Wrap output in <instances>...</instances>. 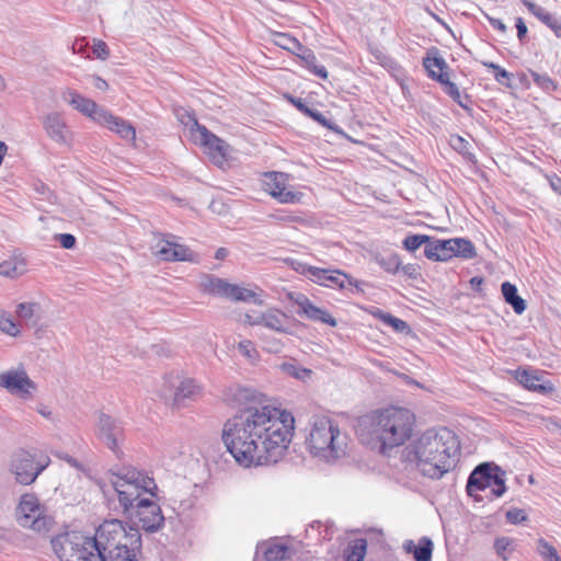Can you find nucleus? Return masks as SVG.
I'll use <instances>...</instances> for the list:
<instances>
[{
	"instance_id": "f257e3e1",
	"label": "nucleus",
	"mask_w": 561,
	"mask_h": 561,
	"mask_svg": "<svg viewBox=\"0 0 561 561\" xmlns=\"http://www.w3.org/2000/svg\"><path fill=\"white\" fill-rule=\"evenodd\" d=\"M294 424L290 412L271 405H249L226 421L221 437L239 465H275L288 449Z\"/></svg>"
},
{
	"instance_id": "f03ea898",
	"label": "nucleus",
	"mask_w": 561,
	"mask_h": 561,
	"mask_svg": "<svg viewBox=\"0 0 561 561\" xmlns=\"http://www.w3.org/2000/svg\"><path fill=\"white\" fill-rule=\"evenodd\" d=\"M414 423V414L408 409L389 407L363 417L357 433L362 444L389 456L411 438Z\"/></svg>"
},
{
	"instance_id": "7ed1b4c3",
	"label": "nucleus",
	"mask_w": 561,
	"mask_h": 561,
	"mask_svg": "<svg viewBox=\"0 0 561 561\" xmlns=\"http://www.w3.org/2000/svg\"><path fill=\"white\" fill-rule=\"evenodd\" d=\"M460 444L447 428L427 430L407 448V460L415 462L419 472L433 480L442 479L456 466Z\"/></svg>"
},
{
	"instance_id": "20e7f679",
	"label": "nucleus",
	"mask_w": 561,
	"mask_h": 561,
	"mask_svg": "<svg viewBox=\"0 0 561 561\" xmlns=\"http://www.w3.org/2000/svg\"><path fill=\"white\" fill-rule=\"evenodd\" d=\"M141 535L137 528L128 529L119 519L104 520L91 537L95 553L103 554L104 561H138L141 549Z\"/></svg>"
},
{
	"instance_id": "39448f33",
	"label": "nucleus",
	"mask_w": 561,
	"mask_h": 561,
	"mask_svg": "<svg viewBox=\"0 0 561 561\" xmlns=\"http://www.w3.org/2000/svg\"><path fill=\"white\" fill-rule=\"evenodd\" d=\"M346 437L341 434L337 424L328 417H317L306 439L310 453L327 461L345 455Z\"/></svg>"
},
{
	"instance_id": "423d86ee",
	"label": "nucleus",
	"mask_w": 561,
	"mask_h": 561,
	"mask_svg": "<svg viewBox=\"0 0 561 561\" xmlns=\"http://www.w3.org/2000/svg\"><path fill=\"white\" fill-rule=\"evenodd\" d=\"M112 472L114 479L111 483L117 493L119 505L129 503L130 500H137L142 492L154 496L158 486L153 480L133 467H122L117 472Z\"/></svg>"
},
{
	"instance_id": "0eeeda50",
	"label": "nucleus",
	"mask_w": 561,
	"mask_h": 561,
	"mask_svg": "<svg viewBox=\"0 0 561 561\" xmlns=\"http://www.w3.org/2000/svg\"><path fill=\"white\" fill-rule=\"evenodd\" d=\"M53 550L60 561H104L103 554L95 553L91 537L80 531L59 534L50 540Z\"/></svg>"
},
{
	"instance_id": "6e6552de",
	"label": "nucleus",
	"mask_w": 561,
	"mask_h": 561,
	"mask_svg": "<svg viewBox=\"0 0 561 561\" xmlns=\"http://www.w3.org/2000/svg\"><path fill=\"white\" fill-rule=\"evenodd\" d=\"M123 514L133 524L134 528L144 529L147 533H157L164 525V516L161 507L151 499L139 495L137 500L121 504Z\"/></svg>"
},
{
	"instance_id": "1a4fd4ad",
	"label": "nucleus",
	"mask_w": 561,
	"mask_h": 561,
	"mask_svg": "<svg viewBox=\"0 0 561 561\" xmlns=\"http://www.w3.org/2000/svg\"><path fill=\"white\" fill-rule=\"evenodd\" d=\"M423 66L427 70L431 79L445 87V93L450 96L454 102L465 111L471 112L470 96L468 94L462 96L458 87L449 80L448 73L445 71L448 68V65L445 59L439 56L437 48L433 47L428 50L427 56L423 59Z\"/></svg>"
},
{
	"instance_id": "9d476101",
	"label": "nucleus",
	"mask_w": 561,
	"mask_h": 561,
	"mask_svg": "<svg viewBox=\"0 0 561 561\" xmlns=\"http://www.w3.org/2000/svg\"><path fill=\"white\" fill-rule=\"evenodd\" d=\"M95 435L98 439L111 449L118 458L123 455L119 445L125 439L123 423L103 412L99 413Z\"/></svg>"
},
{
	"instance_id": "9b49d317",
	"label": "nucleus",
	"mask_w": 561,
	"mask_h": 561,
	"mask_svg": "<svg viewBox=\"0 0 561 561\" xmlns=\"http://www.w3.org/2000/svg\"><path fill=\"white\" fill-rule=\"evenodd\" d=\"M190 119L192 121L191 133L194 142L205 147L214 159L225 160L228 156L229 145L201 125L195 117L190 116Z\"/></svg>"
},
{
	"instance_id": "f8f14e48",
	"label": "nucleus",
	"mask_w": 561,
	"mask_h": 561,
	"mask_svg": "<svg viewBox=\"0 0 561 561\" xmlns=\"http://www.w3.org/2000/svg\"><path fill=\"white\" fill-rule=\"evenodd\" d=\"M46 465L35 462L34 456L26 451H18L12 459L11 468L19 483L28 485L33 483Z\"/></svg>"
},
{
	"instance_id": "ddd939ff",
	"label": "nucleus",
	"mask_w": 561,
	"mask_h": 561,
	"mask_svg": "<svg viewBox=\"0 0 561 561\" xmlns=\"http://www.w3.org/2000/svg\"><path fill=\"white\" fill-rule=\"evenodd\" d=\"M42 510L38 500L33 494L22 495L18 505V519L21 526L30 527L36 531L46 528V518L41 517Z\"/></svg>"
},
{
	"instance_id": "4468645a",
	"label": "nucleus",
	"mask_w": 561,
	"mask_h": 561,
	"mask_svg": "<svg viewBox=\"0 0 561 561\" xmlns=\"http://www.w3.org/2000/svg\"><path fill=\"white\" fill-rule=\"evenodd\" d=\"M0 387L22 399L31 398L32 392L37 388L24 369H12L0 374Z\"/></svg>"
},
{
	"instance_id": "2eb2a0df",
	"label": "nucleus",
	"mask_w": 561,
	"mask_h": 561,
	"mask_svg": "<svg viewBox=\"0 0 561 561\" xmlns=\"http://www.w3.org/2000/svg\"><path fill=\"white\" fill-rule=\"evenodd\" d=\"M290 300L298 307L297 314L311 321L321 322L330 327H336L337 322L327 310L314 306L310 299L301 293L289 294Z\"/></svg>"
},
{
	"instance_id": "dca6fc26",
	"label": "nucleus",
	"mask_w": 561,
	"mask_h": 561,
	"mask_svg": "<svg viewBox=\"0 0 561 561\" xmlns=\"http://www.w3.org/2000/svg\"><path fill=\"white\" fill-rule=\"evenodd\" d=\"M493 462H482L478 465L469 474L466 485L467 494L474 501H482V496L474 494L476 491H484L491 486Z\"/></svg>"
},
{
	"instance_id": "f3484780",
	"label": "nucleus",
	"mask_w": 561,
	"mask_h": 561,
	"mask_svg": "<svg viewBox=\"0 0 561 561\" xmlns=\"http://www.w3.org/2000/svg\"><path fill=\"white\" fill-rule=\"evenodd\" d=\"M95 121L99 124L107 127L110 130L118 134L125 140L134 141L136 138L135 127L130 123L118 116H114L112 113L107 111L98 112Z\"/></svg>"
},
{
	"instance_id": "a211bd4d",
	"label": "nucleus",
	"mask_w": 561,
	"mask_h": 561,
	"mask_svg": "<svg viewBox=\"0 0 561 561\" xmlns=\"http://www.w3.org/2000/svg\"><path fill=\"white\" fill-rule=\"evenodd\" d=\"M514 377L529 391L540 394H550L554 391V386L550 381H541L542 378L536 375L535 370L518 368L514 371Z\"/></svg>"
},
{
	"instance_id": "6ab92c4d",
	"label": "nucleus",
	"mask_w": 561,
	"mask_h": 561,
	"mask_svg": "<svg viewBox=\"0 0 561 561\" xmlns=\"http://www.w3.org/2000/svg\"><path fill=\"white\" fill-rule=\"evenodd\" d=\"M424 255L433 262H447L451 260L455 257L451 239L440 240L431 237L430 244H426V249H424Z\"/></svg>"
},
{
	"instance_id": "aec40b11",
	"label": "nucleus",
	"mask_w": 561,
	"mask_h": 561,
	"mask_svg": "<svg viewBox=\"0 0 561 561\" xmlns=\"http://www.w3.org/2000/svg\"><path fill=\"white\" fill-rule=\"evenodd\" d=\"M66 101L69 102L76 110L81 112L84 115L92 117L95 121V116H98V112L105 111L100 107L94 101L82 96L73 90H67L64 94Z\"/></svg>"
},
{
	"instance_id": "412c9836",
	"label": "nucleus",
	"mask_w": 561,
	"mask_h": 561,
	"mask_svg": "<svg viewBox=\"0 0 561 561\" xmlns=\"http://www.w3.org/2000/svg\"><path fill=\"white\" fill-rule=\"evenodd\" d=\"M44 127L48 136L58 144H65L66 138V124L60 114L50 113L44 119Z\"/></svg>"
},
{
	"instance_id": "4be33fe9",
	"label": "nucleus",
	"mask_w": 561,
	"mask_h": 561,
	"mask_svg": "<svg viewBox=\"0 0 561 561\" xmlns=\"http://www.w3.org/2000/svg\"><path fill=\"white\" fill-rule=\"evenodd\" d=\"M433 547V541L428 537H422L417 545L412 540H407L403 545L404 550L412 553L415 561H431Z\"/></svg>"
},
{
	"instance_id": "5701e85b",
	"label": "nucleus",
	"mask_w": 561,
	"mask_h": 561,
	"mask_svg": "<svg viewBox=\"0 0 561 561\" xmlns=\"http://www.w3.org/2000/svg\"><path fill=\"white\" fill-rule=\"evenodd\" d=\"M157 254L164 261H185L187 260L188 249L169 241H161L157 244Z\"/></svg>"
},
{
	"instance_id": "b1692460",
	"label": "nucleus",
	"mask_w": 561,
	"mask_h": 561,
	"mask_svg": "<svg viewBox=\"0 0 561 561\" xmlns=\"http://www.w3.org/2000/svg\"><path fill=\"white\" fill-rule=\"evenodd\" d=\"M345 282H347L350 286L354 287L357 293H364L363 286L367 285L366 282L358 280L340 270L330 271L328 274L327 283L331 285L330 287L336 286L343 289L345 288Z\"/></svg>"
},
{
	"instance_id": "393cba45",
	"label": "nucleus",
	"mask_w": 561,
	"mask_h": 561,
	"mask_svg": "<svg viewBox=\"0 0 561 561\" xmlns=\"http://www.w3.org/2000/svg\"><path fill=\"white\" fill-rule=\"evenodd\" d=\"M501 291L504 301L510 305L515 313L522 314L527 308L526 301L518 295L517 287L510 283L504 282L501 285Z\"/></svg>"
},
{
	"instance_id": "a878e982",
	"label": "nucleus",
	"mask_w": 561,
	"mask_h": 561,
	"mask_svg": "<svg viewBox=\"0 0 561 561\" xmlns=\"http://www.w3.org/2000/svg\"><path fill=\"white\" fill-rule=\"evenodd\" d=\"M296 56L302 61V65L311 71L314 76L327 79L328 71L324 66L317 64V57L309 47L302 46L301 49L296 54Z\"/></svg>"
},
{
	"instance_id": "bb28decb",
	"label": "nucleus",
	"mask_w": 561,
	"mask_h": 561,
	"mask_svg": "<svg viewBox=\"0 0 561 561\" xmlns=\"http://www.w3.org/2000/svg\"><path fill=\"white\" fill-rule=\"evenodd\" d=\"M39 310L38 302H21L16 306L15 313L26 325L36 327L41 320Z\"/></svg>"
},
{
	"instance_id": "cd10ccee",
	"label": "nucleus",
	"mask_w": 561,
	"mask_h": 561,
	"mask_svg": "<svg viewBox=\"0 0 561 561\" xmlns=\"http://www.w3.org/2000/svg\"><path fill=\"white\" fill-rule=\"evenodd\" d=\"M293 554V549L285 543H271L263 550L264 561H289Z\"/></svg>"
},
{
	"instance_id": "c85d7f7f",
	"label": "nucleus",
	"mask_w": 561,
	"mask_h": 561,
	"mask_svg": "<svg viewBox=\"0 0 561 561\" xmlns=\"http://www.w3.org/2000/svg\"><path fill=\"white\" fill-rule=\"evenodd\" d=\"M229 283L222 278H219L215 275L207 274L202 279V287L204 291L216 295L220 297H225L227 295Z\"/></svg>"
},
{
	"instance_id": "c756f323",
	"label": "nucleus",
	"mask_w": 561,
	"mask_h": 561,
	"mask_svg": "<svg viewBox=\"0 0 561 561\" xmlns=\"http://www.w3.org/2000/svg\"><path fill=\"white\" fill-rule=\"evenodd\" d=\"M451 245H453V252L455 253V257L470 260V259H474L477 256L476 247L469 239L453 238Z\"/></svg>"
},
{
	"instance_id": "7c9ffc66",
	"label": "nucleus",
	"mask_w": 561,
	"mask_h": 561,
	"mask_svg": "<svg viewBox=\"0 0 561 561\" xmlns=\"http://www.w3.org/2000/svg\"><path fill=\"white\" fill-rule=\"evenodd\" d=\"M523 4L539 21H541L550 30H553L554 25L557 24V22L559 20L557 16L552 15L547 10H545L542 7L538 5L537 3L533 2V1L523 0Z\"/></svg>"
},
{
	"instance_id": "2f4dec72",
	"label": "nucleus",
	"mask_w": 561,
	"mask_h": 561,
	"mask_svg": "<svg viewBox=\"0 0 561 561\" xmlns=\"http://www.w3.org/2000/svg\"><path fill=\"white\" fill-rule=\"evenodd\" d=\"M367 551V540L356 538L350 542L346 549V561H364Z\"/></svg>"
},
{
	"instance_id": "473e14b6",
	"label": "nucleus",
	"mask_w": 561,
	"mask_h": 561,
	"mask_svg": "<svg viewBox=\"0 0 561 561\" xmlns=\"http://www.w3.org/2000/svg\"><path fill=\"white\" fill-rule=\"evenodd\" d=\"M197 390L198 387L193 379L183 380L174 393V404L178 407L183 405V401L185 399L192 398L195 393H197Z\"/></svg>"
},
{
	"instance_id": "72a5a7b5",
	"label": "nucleus",
	"mask_w": 561,
	"mask_h": 561,
	"mask_svg": "<svg viewBox=\"0 0 561 561\" xmlns=\"http://www.w3.org/2000/svg\"><path fill=\"white\" fill-rule=\"evenodd\" d=\"M273 42L276 46L294 55H296L304 46L296 37L286 33H275Z\"/></svg>"
},
{
	"instance_id": "f704fd0d",
	"label": "nucleus",
	"mask_w": 561,
	"mask_h": 561,
	"mask_svg": "<svg viewBox=\"0 0 561 561\" xmlns=\"http://www.w3.org/2000/svg\"><path fill=\"white\" fill-rule=\"evenodd\" d=\"M375 261L382 270L390 274H396L401 267V260L397 253L377 254Z\"/></svg>"
},
{
	"instance_id": "c9c22d12",
	"label": "nucleus",
	"mask_w": 561,
	"mask_h": 561,
	"mask_svg": "<svg viewBox=\"0 0 561 561\" xmlns=\"http://www.w3.org/2000/svg\"><path fill=\"white\" fill-rule=\"evenodd\" d=\"M490 488L494 497H501L506 492L505 471L497 465H494Z\"/></svg>"
},
{
	"instance_id": "e433bc0d",
	"label": "nucleus",
	"mask_w": 561,
	"mask_h": 561,
	"mask_svg": "<svg viewBox=\"0 0 561 561\" xmlns=\"http://www.w3.org/2000/svg\"><path fill=\"white\" fill-rule=\"evenodd\" d=\"M226 298L233 301H256V294L248 288L229 283Z\"/></svg>"
},
{
	"instance_id": "4c0bfd02",
	"label": "nucleus",
	"mask_w": 561,
	"mask_h": 561,
	"mask_svg": "<svg viewBox=\"0 0 561 561\" xmlns=\"http://www.w3.org/2000/svg\"><path fill=\"white\" fill-rule=\"evenodd\" d=\"M430 242H431V236L411 233V234H408L402 240V248L410 253H414L422 245H424V249H426V244H430Z\"/></svg>"
},
{
	"instance_id": "58836bf2",
	"label": "nucleus",
	"mask_w": 561,
	"mask_h": 561,
	"mask_svg": "<svg viewBox=\"0 0 561 561\" xmlns=\"http://www.w3.org/2000/svg\"><path fill=\"white\" fill-rule=\"evenodd\" d=\"M26 270V264L24 261H16V260H10V261H3L0 263V275L15 278L20 275H22Z\"/></svg>"
},
{
	"instance_id": "ea45409f",
	"label": "nucleus",
	"mask_w": 561,
	"mask_h": 561,
	"mask_svg": "<svg viewBox=\"0 0 561 561\" xmlns=\"http://www.w3.org/2000/svg\"><path fill=\"white\" fill-rule=\"evenodd\" d=\"M378 317L385 324L391 327L396 332L404 333L410 331V327L405 321L392 316L391 313L379 310Z\"/></svg>"
},
{
	"instance_id": "a19ab883",
	"label": "nucleus",
	"mask_w": 561,
	"mask_h": 561,
	"mask_svg": "<svg viewBox=\"0 0 561 561\" xmlns=\"http://www.w3.org/2000/svg\"><path fill=\"white\" fill-rule=\"evenodd\" d=\"M482 64L484 67L493 70L494 79L500 84L505 85L507 88L512 87V83H511V79L513 76L512 73H510L504 68H502L501 66H499L497 64H495L493 61H483Z\"/></svg>"
},
{
	"instance_id": "79ce46f5",
	"label": "nucleus",
	"mask_w": 561,
	"mask_h": 561,
	"mask_svg": "<svg viewBox=\"0 0 561 561\" xmlns=\"http://www.w3.org/2000/svg\"><path fill=\"white\" fill-rule=\"evenodd\" d=\"M0 331L10 336H18L20 334L18 323L14 322L12 316L7 311H0Z\"/></svg>"
},
{
	"instance_id": "37998d69",
	"label": "nucleus",
	"mask_w": 561,
	"mask_h": 561,
	"mask_svg": "<svg viewBox=\"0 0 561 561\" xmlns=\"http://www.w3.org/2000/svg\"><path fill=\"white\" fill-rule=\"evenodd\" d=\"M537 551L545 561H561L557 549L545 539L538 540Z\"/></svg>"
},
{
	"instance_id": "c03bdc74",
	"label": "nucleus",
	"mask_w": 561,
	"mask_h": 561,
	"mask_svg": "<svg viewBox=\"0 0 561 561\" xmlns=\"http://www.w3.org/2000/svg\"><path fill=\"white\" fill-rule=\"evenodd\" d=\"M271 195L277 198L280 203L289 204L298 203L302 196L300 192L287 191L286 187H282L279 191H271Z\"/></svg>"
},
{
	"instance_id": "a18cd8bd",
	"label": "nucleus",
	"mask_w": 561,
	"mask_h": 561,
	"mask_svg": "<svg viewBox=\"0 0 561 561\" xmlns=\"http://www.w3.org/2000/svg\"><path fill=\"white\" fill-rule=\"evenodd\" d=\"M306 116L312 118L313 121L319 123L321 126L327 127L330 130H333V131H336V133L341 131L340 127L336 124L332 123L329 118H327L318 110H314V108L310 107V110H309V112L307 113Z\"/></svg>"
},
{
	"instance_id": "49530a36",
	"label": "nucleus",
	"mask_w": 561,
	"mask_h": 561,
	"mask_svg": "<svg viewBox=\"0 0 561 561\" xmlns=\"http://www.w3.org/2000/svg\"><path fill=\"white\" fill-rule=\"evenodd\" d=\"M534 82L545 91H554L557 89L556 82L546 73L531 72Z\"/></svg>"
},
{
	"instance_id": "de8ad7c7",
	"label": "nucleus",
	"mask_w": 561,
	"mask_h": 561,
	"mask_svg": "<svg viewBox=\"0 0 561 561\" xmlns=\"http://www.w3.org/2000/svg\"><path fill=\"white\" fill-rule=\"evenodd\" d=\"M307 271L312 282L324 286H331L330 284L327 283V277L328 274L330 273V270L309 266Z\"/></svg>"
},
{
	"instance_id": "09e8293b",
	"label": "nucleus",
	"mask_w": 561,
	"mask_h": 561,
	"mask_svg": "<svg viewBox=\"0 0 561 561\" xmlns=\"http://www.w3.org/2000/svg\"><path fill=\"white\" fill-rule=\"evenodd\" d=\"M512 545H513V540L511 538H507V537L497 538L494 541V549H495L496 554L499 557H501L503 560H506L507 557L505 553H506V551L512 549Z\"/></svg>"
},
{
	"instance_id": "8fccbe9b",
	"label": "nucleus",
	"mask_w": 561,
	"mask_h": 561,
	"mask_svg": "<svg viewBox=\"0 0 561 561\" xmlns=\"http://www.w3.org/2000/svg\"><path fill=\"white\" fill-rule=\"evenodd\" d=\"M506 520L510 524L517 525L528 520L526 512L522 508L513 507L506 512Z\"/></svg>"
},
{
	"instance_id": "3c124183",
	"label": "nucleus",
	"mask_w": 561,
	"mask_h": 561,
	"mask_svg": "<svg viewBox=\"0 0 561 561\" xmlns=\"http://www.w3.org/2000/svg\"><path fill=\"white\" fill-rule=\"evenodd\" d=\"M238 350L244 357L249 359H254L257 354L253 343L249 340L241 341L238 344Z\"/></svg>"
},
{
	"instance_id": "603ef678",
	"label": "nucleus",
	"mask_w": 561,
	"mask_h": 561,
	"mask_svg": "<svg viewBox=\"0 0 561 561\" xmlns=\"http://www.w3.org/2000/svg\"><path fill=\"white\" fill-rule=\"evenodd\" d=\"M93 54L96 58L105 60L110 57V50L105 42L94 39Z\"/></svg>"
},
{
	"instance_id": "864d4df0",
	"label": "nucleus",
	"mask_w": 561,
	"mask_h": 561,
	"mask_svg": "<svg viewBox=\"0 0 561 561\" xmlns=\"http://www.w3.org/2000/svg\"><path fill=\"white\" fill-rule=\"evenodd\" d=\"M261 323L270 329L283 331L280 328V320L275 314H261Z\"/></svg>"
},
{
	"instance_id": "5fc2aeb1",
	"label": "nucleus",
	"mask_w": 561,
	"mask_h": 561,
	"mask_svg": "<svg viewBox=\"0 0 561 561\" xmlns=\"http://www.w3.org/2000/svg\"><path fill=\"white\" fill-rule=\"evenodd\" d=\"M55 238L59 241L60 245L67 250L73 249L77 242L76 237L71 233H59L56 234Z\"/></svg>"
},
{
	"instance_id": "6e6d98bb",
	"label": "nucleus",
	"mask_w": 561,
	"mask_h": 561,
	"mask_svg": "<svg viewBox=\"0 0 561 561\" xmlns=\"http://www.w3.org/2000/svg\"><path fill=\"white\" fill-rule=\"evenodd\" d=\"M284 96L299 112H301L302 114L307 115V113L309 112L310 107L307 105V103L302 99L296 98V96H294L291 94H285Z\"/></svg>"
},
{
	"instance_id": "4d7b16f0",
	"label": "nucleus",
	"mask_w": 561,
	"mask_h": 561,
	"mask_svg": "<svg viewBox=\"0 0 561 561\" xmlns=\"http://www.w3.org/2000/svg\"><path fill=\"white\" fill-rule=\"evenodd\" d=\"M403 274L412 279H416L420 276L419 266L415 264H407L400 267Z\"/></svg>"
},
{
	"instance_id": "13d9d810",
	"label": "nucleus",
	"mask_w": 561,
	"mask_h": 561,
	"mask_svg": "<svg viewBox=\"0 0 561 561\" xmlns=\"http://www.w3.org/2000/svg\"><path fill=\"white\" fill-rule=\"evenodd\" d=\"M515 26L517 30V37L523 43L528 31L524 20L522 18H517Z\"/></svg>"
},
{
	"instance_id": "bf43d9fd",
	"label": "nucleus",
	"mask_w": 561,
	"mask_h": 561,
	"mask_svg": "<svg viewBox=\"0 0 561 561\" xmlns=\"http://www.w3.org/2000/svg\"><path fill=\"white\" fill-rule=\"evenodd\" d=\"M485 18H486V20L489 21V23L491 24L492 27H494L495 30H497V31H500L502 33L506 32V25L502 22V20L493 18V16H491L489 14H485Z\"/></svg>"
},
{
	"instance_id": "052dcab7",
	"label": "nucleus",
	"mask_w": 561,
	"mask_h": 561,
	"mask_svg": "<svg viewBox=\"0 0 561 561\" xmlns=\"http://www.w3.org/2000/svg\"><path fill=\"white\" fill-rule=\"evenodd\" d=\"M468 145V141L460 136H454L451 138V146L460 152H462Z\"/></svg>"
},
{
	"instance_id": "680f3d73",
	"label": "nucleus",
	"mask_w": 561,
	"mask_h": 561,
	"mask_svg": "<svg viewBox=\"0 0 561 561\" xmlns=\"http://www.w3.org/2000/svg\"><path fill=\"white\" fill-rule=\"evenodd\" d=\"M282 369L284 371H286L287 374H289L290 376H294L296 378L300 377L299 373H298L299 369L295 365H293V364L284 363V364H282Z\"/></svg>"
},
{
	"instance_id": "e2e57ef3",
	"label": "nucleus",
	"mask_w": 561,
	"mask_h": 561,
	"mask_svg": "<svg viewBox=\"0 0 561 561\" xmlns=\"http://www.w3.org/2000/svg\"><path fill=\"white\" fill-rule=\"evenodd\" d=\"M484 279L480 276H474L470 279V285L473 290L481 291Z\"/></svg>"
},
{
	"instance_id": "0e129e2a",
	"label": "nucleus",
	"mask_w": 561,
	"mask_h": 561,
	"mask_svg": "<svg viewBox=\"0 0 561 561\" xmlns=\"http://www.w3.org/2000/svg\"><path fill=\"white\" fill-rule=\"evenodd\" d=\"M550 184H551L552 190L561 195V178L554 176L550 181Z\"/></svg>"
},
{
	"instance_id": "69168bd1",
	"label": "nucleus",
	"mask_w": 561,
	"mask_h": 561,
	"mask_svg": "<svg viewBox=\"0 0 561 561\" xmlns=\"http://www.w3.org/2000/svg\"><path fill=\"white\" fill-rule=\"evenodd\" d=\"M244 322L249 323L251 325L261 324V316L252 317L251 314L245 313L244 314Z\"/></svg>"
},
{
	"instance_id": "338daca9",
	"label": "nucleus",
	"mask_w": 561,
	"mask_h": 561,
	"mask_svg": "<svg viewBox=\"0 0 561 561\" xmlns=\"http://www.w3.org/2000/svg\"><path fill=\"white\" fill-rule=\"evenodd\" d=\"M94 87L99 90H106L108 88V84L105 80H103L100 77H95V83Z\"/></svg>"
},
{
	"instance_id": "774afa93",
	"label": "nucleus",
	"mask_w": 561,
	"mask_h": 561,
	"mask_svg": "<svg viewBox=\"0 0 561 561\" xmlns=\"http://www.w3.org/2000/svg\"><path fill=\"white\" fill-rule=\"evenodd\" d=\"M228 253L229 251L226 248H219L215 253V259L224 260L228 255Z\"/></svg>"
}]
</instances>
